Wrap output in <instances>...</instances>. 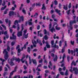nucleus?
I'll return each instance as SVG.
<instances>
[{"label": "nucleus", "mask_w": 78, "mask_h": 78, "mask_svg": "<svg viewBox=\"0 0 78 78\" xmlns=\"http://www.w3.org/2000/svg\"><path fill=\"white\" fill-rule=\"evenodd\" d=\"M6 50V49H4V51H3V53H5V54L4 55V58L5 60H7L8 57H9V56L8 55V52Z\"/></svg>", "instance_id": "obj_1"}, {"label": "nucleus", "mask_w": 78, "mask_h": 78, "mask_svg": "<svg viewBox=\"0 0 78 78\" xmlns=\"http://www.w3.org/2000/svg\"><path fill=\"white\" fill-rule=\"evenodd\" d=\"M15 34V32H14L12 34V37H10V39H12V40H15L16 39L17 37L16 36L14 35Z\"/></svg>", "instance_id": "obj_2"}, {"label": "nucleus", "mask_w": 78, "mask_h": 78, "mask_svg": "<svg viewBox=\"0 0 78 78\" xmlns=\"http://www.w3.org/2000/svg\"><path fill=\"white\" fill-rule=\"evenodd\" d=\"M16 23H17V30L18 31H19V30H20V26H19V24H18V23H19V21H18L17 20H16L14 23V24L15 25H16Z\"/></svg>", "instance_id": "obj_3"}, {"label": "nucleus", "mask_w": 78, "mask_h": 78, "mask_svg": "<svg viewBox=\"0 0 78 78\" xmlns=\"http://www.w3.org/2000/svg\"><path fill=\"white\" fill-rule=\"evenodd\" d=\"M12 15V16H14V15L16 16V12H14L13 11H10L9 12V16L10 17H11Z\"/></svg>", "instance_id": "obj_4"}, {"label": "nucleus", "mask_w": 78, "mask_h": 78, "mask_svg": "<svg viewBox=\"0 0 78 78\" xmlns=\"http://www.w3.org/2000/svg\"><path fill=\"white\" fill-rule=\"evenodd\" d=\"M73 71H74V73L76 75H78V69L77 68H73Z\"/></svg>", "instance_id": "obj_5"}, {"label": "nucleus", "mask_w": 78, "mask_h": 78, "mask_svg": "<svg viewBox=\"0 0 78 78\" xmlns=\"http://www.w3.org/2000/svg\"><path fill=\"white\" fill-rule=\"evenodd\" d=\"M76 23V20H74L72 21L70 20L69 22V24H70V25L71 27L72 26V25L73 24V23Z\"/></svg>", "instance_id": "obj_6"}, {"label": "nucleus", "mask_w": 78, "mask_h": 78, "mask_svg": "<svg viewBox=\"0 0 78 78\" xmlns=\"http://www.w3.org/2000/svg\"><path fill=\"white\" fill-rule=\"evenodd\" d=\"M20 19L18 20L19 23H20L21 21H22V22H23V21H24V17L23 16H22L21 17H20Z\"/></svg>", "instance_id": "obj_7"}, {"label": "nucleus", "mask_w": 78, "mask_h": 78, "mask_svg": "<svg viewBox=\"0 0 78 78\" xmlns=\"http://www.w3.org/2000/svg\"><path fill=\"white\" fill-rule=\"evenodd\" d=\"M17 36L18 37H20V36H22V31H18L17 34Z\"/></svg>", "instance_id": "obj_8"}, {"label": "nucleus", "mask_w": 78, "mask_h": 78, "mask_svg": "<svg viewBox=\"0 0 78 78\" xmlns=\"http://www.w3.org/2000/svg\"><path fill=\"white\" fill-rule=\"evenodd\" d=\"M8 63L10 65V66H14L15 65L14 63V62H13L12 61H10V62L9 61V60H8Z\"/></svg>", "instance_id": "obj_9"}, {"label": "nucleus", "mask_w": 78, "mask_h": 78, "mask_svg": "<svg viewBox=\"0 0 78 78\" xmlns=\"http://www.w3.org/2000/svg\"><path fill=\"white\" fill-rule=\"evenodd\" d=\"M32 61L34 64H35V66L37 65V62H36V59H32Z\"/></svg>", "instance_id": "obj_10"}, {"label": "nucleus", "mask_w": 78, "mask_h": 78, "mask_svg": "<svg viewBox=\"0 0 78 78\" xmlns=\"http://www.w3.org/2000/svg\"><path fill=\"white\" fill-rule=\"evenodd\" d=\"M55 11L58 14L59 16H61V14L60 13V12H61V10H58V9H55Z\"/></svg>", "instance_id": "obj_11"}, {"label": "nucleus", "mask_w": 78, "mask_h": 78, "mask_svg": "<svg viewBox=\"0 0 78 78\" xmlns=\"http://www.w3.org/2000/svg\"><path fill=\"white\" fill-rule=\"evenodd\" d=\"M76 62H75V61H74V60H73L72 61V63L71 64V66H73V65H74V66H76Z\"/></svg>", "instance_id": "obj_12"}, {"label": "nucleus", "mask_w": 78, "mask_h": 78, "mask_svg": "<svg viewBox=\"0 0 78 78\" xmlns=\"http://www.w3.org/2000/svg\"><path fill=\"white\" fill-rule=\"evenodd\" d=\"M44 34H47L48 36H50V34L49 32H47V30L46 29L44 30Z\"/></svg>", "instance_id": "obj_13"}, {"label": "nucleus", "mask_w": 78, "mask_h": 78, "mask_svg": "<svg viewBox=\"0 0 78 78\" xmlns=\"http://www.w3.org/2000/svg\"><path fill=\"white\" fill-rule=\"evenodd\" d=\"M51 47L52 48H57V49L59 48V46H56V44L55 43L54 46H51Z\"/></svg>", "instance_id": "obj_14"}, {"label": "nucleus", "mask_w": 78, "mask_h": 78, "mask_svg": "<svg viewBox=\"0 0 78 78\" xmlns=\"http://www.w3.org/2000/svg\"><path fill=\"white\" fill-rule=\"evenodd\" d=\"M16 58L13 56L12 58L10 59V61H16Z\"/></svg>", "instance_id": "obj_15"}, {"label": "nucleus", "mask_w": 78, "mask_h": 78, "mask_svg": "<svg viewBox=\"0 0 78 78\" xmlns=\"http://www.w3.org/2000/svg\"><path fill=\"white\" fill-rule=\"evenodd\" d=\"M41 9H43V10H45V9H46V8H45V4H43L42 5V7Z\"/></svg>", "instance_id": "obj_16"}, {"label": "nucleus", "mask_w": 78, "mask_h": 78, "mask_svg": "<svg viewBox=\"0 0 78 78\" xmlns=\"http://www.w3.org/2000/svg\"><path fill=\"white\" fill-rule=\"evenodd\" d=\"M43 39H44L45 40H48V37L47 35H45Z\"/></svg>", "instance_id": "obj_17"}, {"label": "nucleus", "mask_w": 78, "mask_h": 78, "mask_svg": "<svg viewBox=\"0 0 78 78\" xmlns=\"http://www.w3.org/2000/svg\"><path fill=\"white\" fill-rule=\"evenodd\" d=\"M50 31H51V33H53V31H54L55 32L56 31L54 27H52V28L50 30Z\"/></svg>", "instance_id": "obj_18"}, {"label": "nucleus", "mask_w": 78, "mask_h": 78, "mask_svg": "<svg viewBox=\"0 0 78 78\" xmlns=\"http://www.w3.org/2000/svg\"><path fill=\"white\" fill-rule=\"evenodd\" d=\"M28 34H27V35L25 34V33L23 34V36L25 39H27V38L28 37Z\"/></svg>", "instance_id": "obj_19"}, {"label": "nucleus", "mask_w": 78, "mask_h": 78, "mask_svg": "<svg viewBox=\"0 0 78 78\" xmlns=\"http://www.w3.org/2000/svg\"><path fill=\"white\" fill-rule=\"evenodd\" d=\"M8 10H9V9H6L4 12V14H7V12L8 11Z\"/></svg>", "instance_id": "obj_20"}, {"label": "nucleus", "mask_w": 78, "mask_h": 78, "mask_svg": "<svg viewBox=\"0 0 78 78\" xmlns=\"http://www.w3.org/2000/svg\"><path fill=\"white\" fill-rule=\"evenodd\" d=\"M26 46H27V44H24V47H22V48H21V51H22L23 50V48H24V49H26Z\"/></svg>", "instance_id": "obj_21"}, {"label": "nucleus", "mask_w": 78, "mask_h": 78, "mask_svg": "<svg viewBox=\"0 0 78 78\" xmlns=\"http://www.w3.org/2000/svg\"><path fill=\"white\" fill-rule=\"evenodd\" d=\"M7 6H6V5H5L4 6V7L1 8V10L2 11H3V10H4V9H5V8H6Z\"/></svg>", "instance_id": "obj_22"}, {"label": "nucleus", "mask_w": 78, "mask_h": 78, "mask_svg": "<svg viewBox=\"0 0 78 78\" xmlns=\"http://www.w3.org/2000/svg\"><path fill=\"white\" fill-rule=\"evenodd\" d=\"M16 62H18V63H19L20 62V58H16V60H15Z\"/></svg>", "instance_id": "obj_23"}, {"label": "nucleus", "mask_w": 78, "mask_h": 78, "mask_svg": "<svg viewBox=\"0 0 78 78\" xmlns=\"http://www.w3.org/2000/svg\"><path fill=\"white\" fill-rule=\"evenodd\" d=\"M57 59H58V57H57V55H55V58H54V61L55 62L57 61Z\"/></svg>", "instance_id": "obj_24"}, {"label": "nucleus", "mask_w": 78, "mask_h": 78, "mask_svg": "<svg viewBox=\"0 0 78 78\" xmlns=\"http://www.w3.org/2000/svg\"><path fill=\"white\" fill-rule=\"evenodd\" d=\"M63 9H65V10H67L68 8H67V7L66 6V5H63Z\"/></svg>", "instance_id": "obj_25"}, {"label": "nucleus", "mask_w": 78, "mask_h": 78, "mask_svg": "<svg viewBox=\"0 0 78 78\" xmlns=\"http://www.w3.org/2000/svg\"><path fill=\"white\" fill-rule=\"evenodd\" d=\"M55 41L54 40H52L51 41V44L52 46H53V45H54V42Z\"/></svg>", "instance_id": "obj_26"}, {"label": "nucleus", "mask_w": 78, "mask_h": 78, "mask_svg": "<svg viewBox=\"0 0 78 78\" xmlns=\"http://www.w3.org/2000/svg\"><path fill=\"white\" fill-rule=\"evenodd\" d=\"M5 4H6L5 3V0H4L3 1V3L2 4V5L3 6H5Z\"/></svg>", "instance_id": "obj_27"}, {"label": "nucleus", "mask_w": 78, "mask_h": 78, "mask_svg": "<svg viewBox=\"0 0 78 78\" xmlns=\"http://www.w3.org/2000/svg\"><path fill=\"white\" fill-rule=\"evenodd\" d=\"M27 51H28V53H30V48L29 47H28L27 48Z\"/></svg>", "instance_id": "obj_28"}, {"label": "nucleus", "mask_w": 78, "mask_h": 78, "mask_svg": "<svg viewBox=\"0 0 78 78\" xmlns=\"http://www.w3.org/2000/svg\"><path fill=\"white\" fill-rule=\"evenodd\" d=\"M37 43H38V44H39V43L41 42V40H40L39 39H38L37 40Z\"/></svg>", "instance_id": "obj_29"}, {"label": "nucleus", "mask_w": 78, "mask_h": 78, "mask_svg": "<svg viewBox=\"0 0 78 78\" xmlns=\"http://www.w3.org/2000/svg\"><path fill=\"white\" fill-rule=\"evenodd\" d=\"M15 42L14 41H12L11 42V45L12 46H13V45H14V44H15Z\"/></svg>", "instance_id": "obj_30"}, {"label": "nucleus", "mask_w": 78, "mask_h": 78, "mask_svg": "<svg viewBox=\"0 0 78 78\" xmlns=\"http://www.w3.org/2000/svg\"><path fill=\"white\" fill-rule=\"evenodd\" d=\"M32 43L33 44H36L37 43H36V41H35V40H34L32 41Z\"/></svg>", "instance_id": "obj_31"}, {"label": "nucleus", "mask_w": 78, "mask_h": 78, "mask_svg": "<svg viewBox=\"0 0 78 78\" xmlns=\"http://www.w3.org/2000/svg\"><path fill=\"white\" fill-rule=\"evenodd\" d=\"M58 27V26H56L55 27L56 30H60V27Z\"/></svg>", "instance_id": "obj_32"}, {"label": "nucleus", "mask_w": 78, "mask_h": 78, "mask_svg": "<svg viewBox=\"0 0 78 78\" xmlns=\"http://www.w3.org/2000/svg\"><path fill=\"white\" fill-rule=\"evenodd\" d=\"M22 12L24 14H26V11H25V10L24 8H23V9L22 10Z\"/></svg>", "instance_id": "obj_33"}, {"label": "nucleus", "mask_w": 78, "mask_h": 78, "mask_svg": "<svg viewBox=\"0 0 78 78\" xmlns=\"http://www.w3.org/2000/svg\"><path fill=\"white\" fill-rule=\"evenodd\" d=\"M46 46L48 48H50V45L48 44H46Z\"/></svg>", "instance_id": "obj_34"}, {"label": "nucleus", "mask_w": 78, "mask_h": 78, "mask_svg": "<svg viewBox=\"0 0 78 78\" xmlns=\"http://www.w3.org/2000/svg\"><path fill=\"white\" fill-rule=\"evenodd\" d=\"M1 26H2V27H3V28L5 29V30H6V27L5 26V25H4L3 24H2Z\"/></svg>", "instance_id": "obj_35"}, {"label": "nucleus", "mask_w": 78, "mask_h": 78, "mask_svg": "<svg viewBox=\"0 0 78 78\" xmlns=\"http://www.w3.org/2000/svg\"><path fill=\"white\" fill-rule=\"evenodd\" d=\"M21 52V49L19 48L18 49V53H20Z\"/></svg>", "instance_id": "obj_36"}, {"label": "nucleus", "mask_w": 78, "mask_h": 78, "mask_svg": "<svg viewBox=\"0 0 78 78\" xmlns=\"http://www.w3.org/2000/svg\"><path fill=\"white\" fill-rule=\"evenodd\" d=\"M9 50H10V47H9V46H7V51H9Z\"/></svg>", "instance_id": "obj_37"}, {"label": "nucleus", "mask_w": 78, "mask_h": 78, "mask_svg": "<svg viewBox=\"0 0 78 78\" xmlns=\"http://www.w3.org/2000/svg\"><path fill=\"white\" fill-rule=\"evenodd\" d=\"M54 4L55 5H58V1H54Z\"/></svg>", "instance_id": "obj_38"}, {"label": "nucleus", "mask_w": 78, "mask_h": 78, "mask_svg": "<svg viewBox=\"0 0 78 78\" xmlns=\"http://www.w3.org/2000/svg\"><path fill=\"white\" fill-rule=\"evenodd\" d=\"M68 70L66 69L65 75L67 76L68 75Z\"/></svg>", "instance_id": "obj_39"}, {"label": "nucleus", "mask_w": 78, "mask_h": 78, "mask_svg": "<svg viewBox=\"0 0 78 78\" xmlns=\"http://www.w3.org/2000/svg\"><path fill=\"white\" fill-rule=\"evenodd\" d=\"M23 67L24 68V70H27V67H26L25 65H24Z\"/></svg>", "instance_id": "obj_40"}, {"label": "nucleus", "mask_w": 78, "mask_h": 78, "mask_svg": "<svg viewBox=\"0 0 78 78\" xmlns=\"http://www.w3.org/2000/svg\"><path fill=\"white\" fill-rule=\"evenodd\" d=\"M68 7H69V9H70V8L72 7V6L71 5V3L70 2L69 3V5H68Z\"/></svg>", "instance_id": "obj_41"}, {"label": "nucleus", "mask_w": 78, "mask_h": 78, "mask_svg": "<svg viewBox=\"0 0 78 78\" xmlns=\"http://www.w3.org/2000/svg\"><path fill=\"white\" fill-rule=\"evenodd\" d=\"M8 23V25L9 26V27H10V25H11V21L10 20L9 21Z\"/></svg>", "instance_id": "obj_42"}, {"label": "nucleus", "mask_w": 78, "mask_h": 78, "mask_svg": "<svg viewBox=\"0 0 78 78\" xmlns=\"http://www.w3.org/2000/svg\"><path fill=\"white\" fill-rule=\"evenodd\" d=\"M55 17H56V16L54 15H53V14L52 15V19H55Z\"/></svg>", "instance_id": "obj_43"}, {"label": "nucleus", "mask_w": 78, "mask_h": 78, "mask_svg": "<svg viewBox=\"0 0 78 78\" xmlns=\"http://www.w3.org/2000/svg\"><path fill=\"white\" fill-rule=\"evenodd\" d=\"M14 72H15L14 71H13L11 73L10 75H11V76L13 75V73H14Z\"/></svg>", "instance_id": "obj_44"}, {"label": "nucleus", "mask_w": 78, "mask_h": 78, "mask_svg": "<svg viewBox=\"0 0 78 78\" xmlns=\"http://www.w3.org/2000/svg\"><path fill=\"white\" fill-rule=\"evenodd\" d=\"M7 33L8 31H6L4 33V34H5V35H6V34H7Z\"/></svg>", "instance_id": "obj_45"}, {"label": "nucleus", "mask_w": 78, "mask_h": 78, "mask_svg": "<svg viewBox=\"0 0 78 78\" xmlns=\"http://www.w3.org/2000/svg\"><path fill=\"white\" fill-rule=\"evenodd\" d=\"M65 51V49H62V50L61 52L62 53H63Z\"/></svg>", "instance_id": "obj_46"}, {"label": "nucleus", "mask_w": 78, "mask_h": 78, "mask_svg": "<svg viewBox=\"0 0 78 78\" xmlns=\"http://www.w3.org/2000/svg\"><path fill=\"white\" fill-rule=\"evenodd\" d=\"M70 9L67 12V14L68 15H69V14H70Z\"/></svg>", "instance_id": "obj_47"}, {"label": "nucleus", "mask_w": 78, "mask_h": 78, "mask_svg": "<svg viewBox=\"0 0 78 78\" xmlns=\"http://www.w3.org/2000/svg\"><path fill=\"white\" fill-rule=\"evenodd\" d=\"M69 27L70 28V29L71 30H72V29H73V27H72V25L71 24V26H70V24H69Z\"/></svg>", "instance_id": "obj_48"}, {"label": "nucleus", "mask_w": 78, "mask_h": 78, "mask_svg": "<svg viewBox=\"0 0 78 78\" xmlns=\"http://www.w3.org/2000/svg\"><path fill=\"white\" fill-rule=\"evenodd\" d=\"M5 37L7 39H8L9 37V35L8 34H7L5 35Z\"/></svg>", "instance_id": "obj_49"}, {"label": "nucleus", "mask_w": 78, "mask_h": 78, "mask_svg": "<svg viewBox=\"0 0 78 78\" xmlns=\"http://www.w3.org/2000/svg\"><path fill=\"white\" fill-rule=\"evenodd\" d=\"M19 48H20V45H18L17 46V47L16 48V50H17V49H18V48L19 49Z\"/></svg>", "instance_id": "obj_50"}, {"label": "nucleus", "mask_w": 78, "mask_h": 78, "mask_svg": "<svg viewBox=\"0 0 78 78\" xmlns=\"http://www.w3.org/2000/svg\"><path fill=\"white\" fill-rule=\"evenodd\" d=\"M17 69V66H16V67H15L14 68V71L15 72H16V69Z\"/></svg>", "instance_id": "obj_51"}, {"label": "nucleus", "mask_w": 78, "mask_h": 78, "mask_svg": "<svg viewBox=\"0 0 78 78\" xmlns=\"http://www.w3.org/2000/svg\"><path fill=\"white\" fill-rule=\"evenodd\" d=\"M28 73V72L27 70H25L23 72V73L24 74H25V73Z\"/></svg>", "instance_id": "obj_52"}, {"label": "nucleus", "mask_w": 78, "mask_h": 78, "mask_svg": "<svg viewBox=\"0 0 78 78\" xmlns=\"http://www.w3.org/2000/svg\"><path fill=\"white\" fill-rule=\"evenodd\" d=\"M37 30H39L40 28V25H38L37 27Z\"/></svg>", "instance_id": "obj_53"}, {"label": "nucleus", "mask_w": 78, "mask_h": 78, "mask_svg": "<svg viewBox=\"0 0 78 78\" xmlns=\"http://www.w3.org/2000/svg\"><path fill=\"white\" fill-rule=\"evenodd\" d=\"M62 41H59V45L60 46V47H61V45H62Z\"/></svg>", "instance_id": "obj_54"}, {"label": "nucleus", "mask_w": 78, "mask_h": 78, "mask_svg": "<svg viewBox=\"0 0 78 78\" xmlns=\"http://www.w3.org/2000/svg\"><path fill=\"white\" fill-rule=\"evenodd\" d=\"M29 25H33V23L31 22H30L29 23Z\"/></svg>", "instance_id": "obj_55"}, {"label": "nucleus", "mask_w": 78, "mask_h": 78, "mask_svg": "<svg viewBox=\"0 0 78 78\" xmlns=\"http://www.w3.org/2000/svg\"><path fill=\"white\" fill-rule=\"evenodd\" d=\"M5 72H7V71H8V69L6 67H5Z\"/></svg>", "instance_id": "obj_56"}, {"label": "nucleus", "mask_w": 78, "mask_h": 78, "mask_svg": "<svg viewBox=\"0 0 78 78\" xmlns=\"http://www.w3.org/2000/svg\"><path fill=\"white\" fill-rule=\"evenodd\" d=\"M65 47H67V41H65Z\"/></svg>", "instance_id": "obj_57"}, {"label": "nucleus", "mask_w": 78, "mask_h": 78, "mask_svg": "<svg viewBox=\"0 0 78 78\" xmlns=\"http://www.w3.org/2000/svg\"><path fill=\"white\" fill-rule=\"evenodd\" d=\"M71 44L72 45H73L74 44V41H71Z\"/></svg>", "instance_id": "obj_58"}, {"label": "nucleus", "mask_w": 78, "mask_h": 78, "mask_svg": "<svg viewBox=\"0 0 78 78\" xmlns=\"http://www.w3.org/2000/svg\"><path fill=\"white\" fill-rule=\"evenodd\" d=\"M5 22L6 23H8V19H6L5 20Z\"/></svg>", "instance_id": "obj_59"}, {"label": "nucleus", "mask_w": 78, "mask_h": 78, "mask_svg": "<svg viewBox=\"0 0 78 78\" xmlns=\"http://www.w3.org/2000/svg\"><path fill=\"white\" fill-rule=\"evenodd\" d=\"M36 6H41V4L40 3L38 4L37 3H36Z\"/></svg>", "instance_id": "obj_60"}, {"label": "nucleus", "mask_w": 78, "mask_h": 78, "mask_svg": "<svg viewBox=\"0 0 78 78\" xmlns=\"http://www.w3.org/2000/svg\"><path fill=\"white\" fill-rule=\"evenodd\" d=\"M67 60L68 61V62H69V59H70V57L69 56H67Z\"/></svg>", "instance_id": "obj_61"}, {"label": "nucleus", "mask_w": 78, "mask_h": 78, "mask_svg": "<svg viewBox=\"0 0 78 78\" xmlns=\"http://www.w3.org/2000/svg\"><path fill=\"white\" fill-rule=\"evenodd\" d=\"M60 74L61 75H64V72H61L60 73Z\"/></svg>", "instance_id": "obj_62"}, {"label": "nucleus", "mask_w": 78, "mask_h": 78, "mask_svg": "<svg viewBox=\"0 0 78 78\" xmlns=\"http://www.w3.org/2000/svg\"><path fill=\"white\" fill-rule=\"evenodd\" d=\"M54 12V11L53 10V9H52L51 11V14H53Z\"/></svg>", "instance_id": "obj_63"}, {"label": "nucleus", "mask_w": 78, "mask_h": 78, "mask_svg": "<svg viewBox=\"0 0 78 78\" xmlns=\"http://www.w3.org/2000/svg\"><path fill=\"white\" fill-rule=\"evenodd\" d=\"M33 78V76L32 75H30L29 76V78Z\"/></svg>", "instance_id": "obj_64"}]
</instances>
